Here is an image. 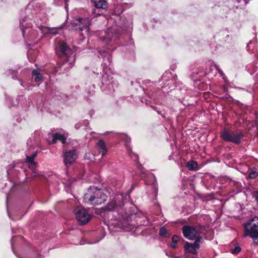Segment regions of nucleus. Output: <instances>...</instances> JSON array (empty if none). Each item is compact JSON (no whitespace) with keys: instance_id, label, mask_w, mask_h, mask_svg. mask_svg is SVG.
Returning a JSON list of instances; mask_svg holds the SVG:
<instances>
[{"instance_id":"393cba45","label":"nucleus","mask_w":258,"mask_h":258,"mask_svg":"<svg viewBox=\"0 0 258 258\" xmlns=\"http://www.w3.org/2000/svg\"><path fill=\"white\" fill-rule=\"evenodd\" d=\"M141 166H142V165L140 164V167H141V172H142L143 173H144L145 170H144V169H143V168L141 167Z\"/></svg>"},{"instance_id":"6ab92c4d","label":"nucleus","mask_w":258,"mask_h":258,"mask_svg":"<svg viewBox=\"0 0 258 258\" xmlns=\"http://www.w3.org/2000/svg\"><path fill=\"white\" fill-rule=\"evenodd\" d=\"M24 22H25V19H22L20 20V26L21 29L22 31V34H23V36L24 35V28L26 27H29V25H24Z\"/></svg>"},{"instance_id":"20e7f679","label":"nucleus","mask_w":258,"mask_h":258,"mask_svg":"<svg viewBox=\"0 0 258 258\" xmlns=\"http://www.w3.org/2000/svg\"><path fill=\"white\" fill-rule=\"evenodd\" d=\"M221 137L225 141L239 144L243 137V134L240 132H232L225 130L221 133Z\"/></svg>"},{"instance_id":"473e14b6","label":"nucleus","mask_w":258,"mask_h":258,"mask_svg":"<svg viewBox=\"0 0 258 258\" xmlns=\"http://www.w3.org/2000/svg\"><path fill=\"white\" fill-rule=\"evenodd\" d=\"M157 112H158V113H159V114H160V112H159V111H157Z\"/></svg>"},{"instance_id":"6e6552de","label":"nucleus","mask_w":258,"mask_h":258,"mask_svg":"<svg viewBox=\"0 0 258 258\" xmlns=\"http://www.w3.org/2000/svg\"><path fill=\"white\" fill-rule=\"evenodd\" d=\"M122 198L121 197H116L114 201H112L108 203L105 207V210L109 211H116L120 213V210L122 209L124 204L122 202H120Z\"/></svg>"},{"instance_id":"39448f33","label":"nucleus","mask_w":258,"mask_h":258,"mask_svg":"<svg viewBox=\"0 0 258 258\" xmlns=\"http://www.w3.org/2000/svg\"><path fill=\"white\" fill-rule=\"evenodd\" d=\"M74 213L76 219L81 225H85L91 220V215L83 207H77L75 209Z\"/></svg>"},{"instance_id":"4468645a","label":"nucleus","mask_w":258,"mask_h":258,"mask_svg":"<svg viewBox=\"0 0 258 258\" xmlns=\"http://www.w3.org/2000/svg\"><path fill=\"white\" fill-rule=\"evenodd\" d=\"M96 144L101 149V155L104 156L107 153L105 142L103 140H99Z\"/></svg>"},{"instance_id":"412c9836","label":"nucleus","mask_w":258,"mask_h":258,"mask_svg":"<svg viewBox=\"0 0 258 258\" xmlns=\"http://www.w3.org/2000/svg\"><path fill=\"white\" fill-rule=\"evenodd\" d=\"M241 251V248L239 246H236L234 248L231 249V252L233 254H237Z\"/></svg>"},{"instance_id":"c756f323","label":"nucleus","mask_w":258,"mask_h":258,"mask_svg":"<svg viewBox=\"0 0 258 258\" xmlns=\"http://www.w3.org/2000/svg\"><path fill=\"white\" fill-rule=\"evenodd\" d=\"M106 52V51H103V53H105V52Z\"/></svg>"},{"instance_id":"9d476101","label":"nucleus","mask_w":258,"mask_h":258,"mask_svg":"<svg viewBox=\"0 0 258 258\" xmlns=\"http://www.w3.org/2000/svg\"><path fill=\"white\" fill-rule=\"evenodd\" d=\"M74 27L76 30L82 31L85 29H87L90 25V23L87 19L80 18L76 20L74 23Z\"/></svg>"},{"instance_id":"a878e982","label":"nucleus","mask_w":258,"mask_h":258,"mask_svg":"<svg viewBox=\"0 0 258 258\" xmlns=\"http://www.w3.org/2000/svg\"><path fill=\"white\" fill-rule=\"evenodd\" d=\"M255 200L256 201V202L258 203V194L255 196Z\"/></svg>"},{"instance_id":"1a4fd4ad","label":"nucleus","mask_w":258,"mask_h":258,"mask_svg":"<svg viewBox=\"0 0 258 258\" xmlns=\"http://www.w3.org/2000/svg\"><path fill=\"white\" fill-rule=\"evenodd\" d=\"M201 238H198L192 244L186 242L184 246V248L186 252L196 254L198 249L200 247V243L201 242Z\"/></svg>"},{"instance_id":"dca6fc26","label":"nucleus","mask_w":258,"mask_h":258,"mask_svg":"<svg viewBox=\"0 0 258 258\" xmlns=\"http://www.w3.org/2000/svg\"><path fill=\"white\" fill-rule=\"evenodd\" d=\"M186 167L189 170H196L198 168V164L196 161H190L187 163Z\"/></svg>"},{"instance_id":"f03ea898","label":"nucleus","mask_w":258,"mask_h":258,"mask_svg":"<svg viewBox=\"0 0 258 258\" xmlns=\"http://www.w3.org/2000/svg\"><path fill=\"white\" fill-rule=\"evenodd\" d=\"M249 236L253 240V244L258 245V217H254L244 224L243 237Z\"/></svg>"},{"instance_id":"423d86ee","label":"nucleus","mask_w":258,"mask_h":258,"mask_svg":"<svg viewBox=\"0 0 258 258\" xmlns=\"http://www.w3.org/2000/svg\"><path fill=\"white\" fill-rule=\"evenodd\" d=\"M183 236L189 240L197 239L201 238L197 230L192 226L185 225L182 228Z\"/></svg>"},{"instance_id":"7ed1b4c3","label":"nucleus","mask_w":258,"mask_h":258,"mask_svg":"<svg viewBox=\"0 0 258 258\" xmlns=\"http://www.w3.org/2000/svg\"><path fill=\"white\" fill-rule=\"evenodd\" d=\"M62 52L64 61L61 66L63 70L71 68L75 63V57L73 52L64 43H61L59 46Z\"/></svg>"},{"instance_id":"2eb2a0df","label":"nucleus","mask_w":258,"mask_h":258,"mask_svg":"<svg viewBox=\"0 0 258 258\" xmlns=\"http://www.w3.org/2000/svg\"><path fill=\"white\" fill-rule=\"evenodd\" d=\"M105 36L103 37V41L108 43L111 42L112 39L113 31L111 29H108L107 31L104 32Z\"/></svg>"},{"instance_id":"9b49d317","label":"nucleus","mask_w":258,"mask_h":258,"mask_svg":"<svg viewBox=\"0 0 258 258\" xmlns=\"http://www.w3.org/2000/svg\"><path fill=\"white\" fill-rule=\"evenodd\" d=\"M37 152H35L32 154L30 156H26V162L29 163V167L32 169H34L36 166V162L34 161V160L37 156Z\"/></svg>"},{"instance_id":"c85d7f7f","label":"nucleus","mask_w":258,"mask_h":258,"mask_svg":"<svg viewBox=\"0 0 258 258\" xmlns=\"http://www.w3.org/2000/svg\"><path fill=\"white\" fill-rule=\"evenodd\" d=\"M152 107L155 110V108H156L155 107H154V106H152Z\"/></svg>"},{"instance_id":"f3484780","label":"nucleus","mask_w":258,"mask_h":258,"mask_svg":"<svg viewBox=\"0 0 258 258\" xmlns=\"http://www.w3.org/2000/svg\"><path fill=\"white\" fill-rule=\"evenodd\" d=\"M32 75L34 77L35 81L39 82L41 80V75L39 70H34L32 72Z\"/></svg>"},{"instance_id":"b1692460","label":"nucleus","mask_w":258,"mask_h":258,"mask_svg":"<svg viewBox=\"0 0 258 258\" xmlns=\"http://www.w3.org/2000/svg\"><path fill=\"white\" fill-rule=\"evenodd\" d=\"M171 247L172 248H175L176 247V243H173L172 242V243L171 244Z\"/></svg>"},{"instance_id":"0eeeda50","label":"nucleus","mask_w":258,"mask_h":258,"mask_svg":"<svg viewBox=\"0 0 258 258\" xmlns=\"http://www.w3.org/2000/svg\"><path fill=\"white\" fill-rule=\"evenodd\" d=\"M77 158V154L76 150H70L63 153V162L67 167L72 165L75 162Z\"/></svg>"},{"instance_id":"5701e85b","label":"nucleus","mask_w":258,"mask_h":258,"mask_svg":"<svg viewBox=\"0 0 258 258\" xmlns=\"http://www.w3.org/2000/svg\"><path fill=\"white\" fill-rule=\"evenodd\" d=\"M179 240V237L177 235H174L172 237V242L173 243H176Z\"/></svg>"},{"instance_id":"ddd939ff","label":"nucleus","mask_w":258,"mask_h":258,"mask_svg":"<svg viewBox=\"0 0 258 258\" xmlns=\"http://www.w3.org/2000/svg\"><path fill=\"white\" fill-rule=\"evenodd\" d=\"M94 5L97 9H105L107 7L108 3L105 0H99L95 1Z\"/></svg>"},{"instance_id":"7c9ffc66","label":"nucleus","mask_w":258,"mask_h":258,"mask_svg":"<svg viewBox=\"0 0 258 258\" xmlns=\"http://www.w3.org/2000/svg\"><path fill=\"white\" fill-rule=\"evenodd\" d=\"M13 79H15V78H14V76H13L12 77Z\"/></svg>"},{"instance_id":"aec40b11","label":"nucleus","mask_w":258,"mask_h":258,"mask_svg":"<svg viewBox=\"0 0 258 258\" xmlns=\"http://www.w3.org/2000/svg\"><path fill=\"white\" fill-rule=\"evenodd\" d=\"M258 176V173L255 171H251L248 175V177L250 179H254Z\"/></svg>"},{"instance_id":"a211bd4d","label":"nucleus","mask_w":258,"mask_h":258,"mask_svg":"<svg viewBox=\"0 0 258 258\" xmlns=\"http://www.w3.org/2000/svg\"><path fill=\"white\" fill-rule=\"evenodd\" d=\"M159 234L161 236L166 237L168 236L167 231L164 227L160 228L159 231Z\"/></svg>"},{"instance_id":"f257e3e1","label":"nucleus","mask_w":258,"mask_h":258,"mask_svg":"<svg viewBox=\"0 0 258 258\" xmlns=\"http://www.w3.org/2000/svg\"><path fill=\"white\" fill-rule=\"evenodd\" d=\"M84 200L86 203L97 205L104 203L106 200V196L102 190L93 187L85 194Z\"/></svg>"},{"instance_id":"72a5a7b5","label":"nucleus","mask_w":258,"mask_h":258,"mask_svg":"<svg viewBox=\"0 0 258 258\" xmlns=\"http://www.w3.org/2000/svg\"><path fill=\"white\" fill-rule=\"evenodd\" d=\"M40 258H41V256L40 257Z\"/></svg>"},{"instance_id":"2f4dec72","label":"nucleus","mask_w":258,"mask_h":258,"mask_svg":"<svg viewBox=\"0 0 258 258\" xmlns=\"http://www.w3.org/2000/svg\"><path fill=\"white\" fill-rule=\"evenodd\" d=\"M105 76H103V79H104Z\"/></svg>"},{"instance_id":"4be33fe9","label":"nucleus","mask_w":258,"mask_h":258,"mask_svg":"<svg viewBox=\"0 0 258 258\" xmlns=\"http://www.w3.org/2000/svg\"><path fill=\"white\" fill-rule=\"evenodd\" d=\"M215 68L216 70L218 72V73L220 74L221 76L223 78V79H225V75L222 72V70H221L219 68V67L217 65L215 66Z\"/></svg>"},{"instance_id":"bb28decb","label":"nucleus","mask_w":258,"mask_h":258,"mask_svg":"<svg viewBox=\"0 0 258 258\" xmlns=\"http://www.w3.org/2000/svg\"><path fill=\"white\" fill-rule=\"evenodd\" d=\"M131 141V138H129L127 140V141H126V142H130Z\"/></svg>"},{"instance_id":"cd10ccee","label":"nucleus","mask_w":258,"mask_h":258,"mask_svg":"<svg viewBox=\"0 0 258 258\" xmlns=\"http://www.w3.org/2000/svg\"><path fill=\"white\" fill-rule=\"evenodd\" d=\"M108 59L109 62L111 61V58H109V57H108Z\"/></svg>"},{"instance_id":"f8f14e48","label":"nucleus","mask_w":258,"mask_h":258,"mask_svg":"<svg viewBox=\"0 0 258 258\" xmlns=\"http://www.w3.org/2000/svg\"><path fill=\"white\" fill-rule=\"evenodd\" d=\"M52 137L53 138L51 142L50 143V144H55L57 140L60 141L63 144L66 142V139L63 135L56 133L53 135Z\"/></svg>"}]
</instances>
